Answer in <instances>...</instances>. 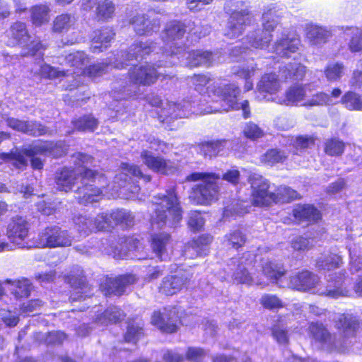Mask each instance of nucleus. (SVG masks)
I'll use <instances>...</instances> for the list:
<instances>
[{
  "label": "nucleus",
  "instance_id": "1",
  "mask_svg": "<svg viewBox=\"0 0 362 362\" xmlns=\"http://www.w3.org/2000/svg\"><path fill=\"white\" fill-rule=\"evenodd\" d=\"M75 169L64 168L56 177L57 189L68 192L71 189L75 181L81 179L84 185L77 189L78 199L80 203L88 204L98 202L102 197L106 183V177L89 169L93 159L91 156L78 153L74 156Z\"/></svg>",
  "mask_w": 362,
  "mask_h": 362
},
{
  "label": "nucleus",
  "instance_id": "2",
  "mask_svg": "<svg viewBox=\"0 0 362 362\" xmlns=\"http://www.w3.org/2000/svg\"><path fill=\"white\" fill-rule=\"evenodd\" d=\"M288 286L300 291L308 292L320 296H325L332 298L348 296L350 291L346 287V283L341 278L327 279L324 284L320 277L308 270L298 272L291 276L289 279Z\"/></svg>",
  "mask_w": 362,
  "mask_h": 362
},
{
  "label": "nucleus",
  "instance_id": "3",
  "mask_svg": "<svg viewBox=\"0 0 362 362\" xmlns=\"http://www.w3.org/2000/svg\"><path fill=\"white\" fill-rule=\"evenodd\" d=\"M66 151L67 148L63 142L54 144L45 141L35 144L25 148L23 152L16 151L11 153H3L1 156L19 170H23L28 164L26 157L30 158L32 168L35 170H41L43 168V162L37 156L60 157L66 153Z\"/></svg>",
  "mask_w": 362,
  "mask_h": 362
},
{
  "label": "nucleus",
  "instance_id": "4",
  "mask_svg": "<svg viewBox=\"0 0 362 362\" xmlns=\"http://www.w3.org/2000/svg\"><path fill=\"white\" fill-rule=\"evenodd\" d=\"M252 188V201L257 206H268L272 203H284L297 197V192L285 186H281L276 193L269 192L268 181L257 173H251L248 177Z\"/></svg>",
  "mask_w": 362,
  "mask_h": 362
},
{
  "label": "nucleus",
  "instance_id": "5",
  "mask_svg": "<svg viewBox=\"0 0 362 362\" xmlns=\"http://www.w3.org/2000/svg\"><path fill=\"white\" fill-rule=\"evenodd\" d=\"M156 47L153 46L152 42L147 41L137 42L132 45L129 51H121L115 54L113 59H110L107 64H98L90 66L87 69L82 71L83 74L90 78H95L105 74L110 68L115 67L116 69H122L127 65V62H130L134 59L138 60L142 59L144 55L148 54L151 52L154 51Z\"/></svg>",
  "mask_w": 362,
  "mask_h": 362
},
{
  "label": "nucleus",
  "instance_id": "6",
  "mask_svg": "<svg viewBox=\"0 0 362 362\" xmlns=\"http://www.w3.org/2000/svg\"><path fill=\"white\" fill-rule=\"evenodd\" d=\"M162 64L154 65L145 64L136 65L129 71V78L130 84L123 87L120 93L114 97L116 100H122L127 98H134L139 95V85L149 86L156 81L157 78L162 76L165 78L168 76L166 71L162 70Z\"/></svg>",
  "mask_w": 362,
  "mask_h": 362
},
{
  "label": "nucleus",
  "instance_id": "7",
  "mask_svg": "<svg viewBox=\"0 0 362 362\" xmlns=\"http://www.w3.org/2000/svg\"><path fill=\"white\" fill-rule=\"evenodd\" d=\"M167 194L155 197V214L151 218L153 228H162L168 225L174 227L182 218L181 209L174 189L168 191Z\"/></svg>",
  "mask_w": 362,
  "mask_h": 362
},
{
  "label": "nucleus",
  "instance_id": "8",
  "mask_svg": "<svg viewBox=\"0 0 362 362\" xmlns=\"http://www.w3.org/2000/svg\"><path fill=\"white\" fill-rule=\"evenodd\" d=\"M220 175L213 173H193L187 177L188 181H200L194 188L192 197L197 204H209L217 199L218 194V181Z\"/></svg>",
  "mask_w": 362,
  "mask_h": 362
},
{
  "label": "nucleus",
  "instance_id": "9",
  "mask_svg": "<svg viewBox=\"0 0 362 362\" xmlns=\"http://www.w3.org/2000/svg\"><path fill=\"white\" fill-rule=\"evenodd\" d=\"M282 12L277 6H267L262 15L263 30L247 37V42L255 48L264 49L272 40L271 32L276 27Z\"/></svg>",
  "mask_w": 362,
  "mask_h": 362
},
{
  "label": "nucleus",
  "instance_id": "10",
  "mask_svg": "<svg viewBox=\"0 0 362 362\" xmlns=\"http://www.w3.org/2000/svg\"><path fill=\"white\" fill-rule=\"evenodd\" d=\"M193 23L191 21L187 24L180 21H171L168 23L162 34V40L167 47L165 48L166 57L170 55L172 60L169 64H175V57L185 50V47L180 43V40L183 37L187 31V27H190Z\"/></svg>",
  "mask_w": 362,
  "mask_h": 362
},
{
  "label": "nucleus",
  "instance_id": "11",
  "mask_svg": "<svg viewBox=\"0 0 362 362\" xmlns=\"http://www.w3.org/2000/svg\"><path fill=\"white\" fill-rule=\"evenodd\" d=\"M208 90L209 93H213L221 101V109L222 110L229 111L230 110L241 109L245 118H247L250 116L249 103L246 100L239 102L240 90L235 84H229L223 87H209Z\"/></svg>",
  "mask_w": 362,
  "mask_h": 362
},
{
  "label": "nucleus",
  "instance_id": "12",
  "mask_svg": "<svg viewBox=\"0 0 362 362\" xmlns=\"http://www.w3.org/2000/svg\"><path fill=\"white\" fill-rule=\"evenodd\" d=\"M243 3L242 0H226L225 9L231 14L224 34L229 38H235L241 35L245 26L250 22L248 12L243 10L238 11Z\"/></svg>",
  "mask_w": 362,
  "mask_h": 362
},
{
  "label": "nucleus",
  "instance_id": "13",
  "mask_svg": "<svg viewBox=\"0 0 362 362\" xmlns=\"http://www.w3.org/2000/svg\"><path fill=\"white\" fill-rule=\"evenodd\" d=\"M255 256L250 252L244 253L241 257L233 258L230 264V270L233 271L232 277L236 284L265 286L267 283L260 279H255L249 272Z\"/></svg>",
  "mask_w": 362,
  "mask_h": 362
},
{
  "label": "nucleus",
  "instance_id": "14",
  "mask_svg": "<svg viewBox=\"0 0 362 362\" xmlns=\"http://www.w3.org/2000/svg\"><path fill=\"white\" fill-rule=\"evenodd\" d=\"M37 247H66L71 244V238L68 232L57 226H50L41 230L35 241Z\"/></svg>",
  "mask_w": 362,
  "mask_h": 362
},
{
  "label": "nucleus",
  "instance_id": "15",
  "mask_svg": "<svg viewBox=\"0 0 362 362\" xmlns=\"http://www.w3.org/2000/svg\"><path fill=\"white\" fill-rule=\"evenodd\" d=\"M132 178H143L146 182H149L151 179L150 175H144L139 167L129 163H122L120 173L116 175L112 184L107 185L105 187V192L112 197L117 196L119 189L124 187L126 183Z\"/></svg>",
  "mask_w": 362,
  "mask_h": 362
},
{
  "label": "nucleus",
  "instance_id": "16",
  "mask_svg": "<svg viewBox=\"0 0 362 362\" xmlns=\"http://www.w3.org/2000/svg\"><path fill=\"white\" fill-rule=\"evenodd\" d=\"M175 58L180 60L185 66L195 67L198 66H211L216 63H221V60L218 52L212 53L204 50H193L191 52L182 51Z\"/></svg>",
  "mask_w": 362,
  "mask_h": 362
},
{
  "label": "nucleus",
  "instance_id": "17",
  "mask_svg": "<svg viewBox=\"0 0 362 362\" xmlns=\"http://www.w3.org/2000/svg\"><path fill=\"white\" fill-rule=\"evenodd\" d=\"M308 329L310 336L327 349L339 351L344 349V339L335 334H331L322 324L312 322Z\"/></svg>",
  "mask_w": 362,
  "mask_h": 362
},
{
  "label": "nucleus",
  "instance_id": "18",
  "mask_svg": "<svg viewBox=\"0 0 362 362\" xmlns=\"http://www.w3.org/2000/svg\"><path fill=\"white\" fill-rule=\"evenodd\" d=\"M143 163L150 170L163 175L175 173L178 169L177 163L156 156L152 151L144 149L141 153Z\"/></svg>",
  "mask_w": 362,
  "mask_h": 362
},
{
  "label": "nucleus",
  "instance_id": "19",
  "mask_svg": "<svg viewBox=\"0 0 362 362\" xmlns=\"http://www.w3.org/2000/svg\"><path fill=\"white\" fill-rule=\"evenodd\" d=\"M28 233V223L21 216L13 217L8 226V238L13 244L19 248L31 247V245L25 241Z\"/></svg>",
  "mask_w": 362,
  "mask_h": 362
},
{
  "label": "nucleus",
  "instance_id": "20",
  "mask_svg": "<svg viewBox=\"0 0 362 362\" xmlns=\"http://www.w3.org/2000/svg\"><path fill=\"white\" fill-rule=\"evenodd\" d=\"M75 226L81 236L88 235L93 231L107 229L110 221L107 215L98 214L95 218L87 216H79L74 220Z\"/></svg>",
  "mask_w": 362,
  "mask_h": 362
},
{
  "label": "nucleus",
  "instance_id": "21",
  "mask_svg": "<svg viewBox=\"0 0 362 362\" xmlns=\"http://www.w3.org/2000/svg\"><path fill=\"white\" fill-rule=\"evenodd\" d=\"M311 94L310 85L295 84L285 92L284 96L278 98L276 103L285 105H305L308 98Z\"/></svg>",
  "mask_w": 362,
  "mask_h": 362
},
{
  "label": "nucleus",
  "instance_id": "22",
  "mask_svg": "<svg viewBox=\"0 0 362 362\" xmlns=\"http://www.w3.org/2000/svg\"><path fill=\"white\" fill-rule=\"evenodd\" d=\"M192 109V104L189 101H182L180 103L166 101L158 112V115L162 122H164L168 119L187 117Z\"/></svg>",
  "mask_w": 362,
  "mask_h": 362
},
{
  "label": "nucleus",
  "instance_id": "23",
  "mask_svg": "<svg viewBox=\"0 0 362 362\" xmlns=\"http://www.w3.org/2000/svg\"><path fill=\"white\" fill-rule=\"evenodd\" d=\"M191 275L187 272H178L163 279L159 291L166 296H173L180 291L189 281Z\"/></svg>",
  "mask_w": 362,
  "mask_h": 362
},
{
  "label": "nucleus",
  "instance_id": "24",
  "mask_svg": "<svg viewBox=\"0 0 362 362\" xmlns=\"http://www.w3.org/2000/svg\"><path fill=\"white\" fill-rule=\"evenodd\" d=\"M136 281L134 275H124L117 278H109L101 285L102 291L105 296H121L124 292L126 287Z\"/></svg>",
  "mask_w": 362,
  "mask_h": 362
},
{
  "label": "nucleus",
  "instance_id": "25",
  "mask_svg": "<svg viewBox=\"0 0 362 362\" xmlns=\"http://www.w3.org/2000/svg\"><path fill=\"white\" fill-rule=\"evenodd\" d=\"M8 127L14 130L21 132L33 136H41L45 134H51V132L40 123L33 121H22L15 118H8L6 119Z\"/></svg>",
  "mask_w": 362,
  "mask_h": 362
},
{
  "label": "nucleus",
  "instance_id": "26",
  "mask_svg": "<svg viewBox=\"0 0 362 362\" xmlns=\"http://www.w3.org/2000/svg\"><path fill=\"white\" fill-rule=\"evenodd\" d=\"M299 45V38L296 35L291 34L278 40L272 47L271 52L281 57H289L291 54L297 52Z\"/></svg>",
  "mask_w": 362,
  "mask_h": 362
},
{
  "label": "nucleus",
  "instance_id": "27",
  "mask_svg": "<svg viewBox=\"0 0 362 362\" xmlns=\"http://www.w3.org/2000/svg\"><path fill=\"white\" fill-rule=\"evenodd\" d=\"M211 242L212 237L211 235H203L185 245L183 251L184 255L189 259L206 255L209 251V245Z\"/></svg>",
  "mask_w": 362,
  "mask_h": 362
},
{
  "label": "nucleus",
  "instance_id": "28",
  "mask_svg": "<svg viewBox=\"0 0 362 362\" xmlns=\"http://www.w3.org/2000/svg\"><path fill=\"white\" fill-rule=\"evenodd\" d=\"M281 88V83L278 77L274 74H268L264 75L259 82L257 84V89L259 93H266L269 95L268 98L267 95H263L262 99H265L267 101L275 100L278 98H274L275 95Z\"/></svg>",
  "mask_w": 362,
  "mask_h": 362
},
{
  "label": "nucleus",
  "instance_id": "29",
  "mask_svg": "<svg viewBox=\"0 0 362 362\" xmlns=\"http://www.w3.org/2000/svg\"><path fill=\"white\" fill-rule=\"evenodd\" d=\"M63 62H60L62 65L69 66L74 67V69H65L66 75H72L82 73L83 66L88 62V58L83 52H75L70 53L62 59Z\"/></svg>",
  "mask_w": 362,
  "mask_h": 362
},
{
  "label": "nucleus",
  "instance_id": "30",
  "mask_svg": "<svg viewBox=\"0 0 362 362\" xmlns=\"http://www.w3.org/2000/svg\"><path fill=\"white\" fill-rule=\"evenodd\" d=\"M65 280L70 284L71 286L76 287V294L72 293L71 296L72 300L83 298L82 291L84 289L85 281L83 279V272L81 267L77 265L73 267L70 273L65 276Z\"/></svg>",
  "mask_w": 362,
  "mask_h": 362
},
{
  "label": "nucleus",
  "instance_id": "31",
  "mask_svg": "<svg viewBox=\"0 0 362 362\" xmlns=\"http://www.w3.org/2000/svg\"><path fill=\"white\" fill-rule=\"evenodd\" d=\"M141 247L140 242L135 238H128L124 241V245L120 250L116 248L112 252V256L115 259H126V258H136L139 259H144L145 257L137 255L132 254L134 251H137Z\"/></svg>",
  "mask_w": 362,
  "mask_h": 362
},
{
  "label": "nucleus",
  "instance_id": "32",
  "mask_svg": "<svg viewBox=\"0 0 362 362\" xmlns=\"http://www.w3.org/2000/svg\"><path fill=\"white\" fill-rule=\"evenodd\" d=\"M170 243V235L166 233H154L151 235V247L156 257L161 260L168 256V245Z\"/></svg>",
  "mask_w": 362,
  "mask_h": 362
},
{
  "label": "nucleus",
  "instance_id": "33",
  "mask_svg": "<svg viewBox=\"0 0 362 362\" xmlns=\"http://www.w3.org/2000/svg\"><path fill=\"white\" fill-rule=\"evenodd\" d=\"M293 216L298 221L315 222L321 217L320 211L310 204H299L293 210Z\"/></svg>",
  "mask_w": 362,
  "mask_h": 362
},
{
  "label": "nucleus",
  "instance_id": "34",
  "mask_svg": "<svg viewBox=\"0 0 362 362\" xmlns=\"http://www.w3.org/2000/svg\"><path fill=\"white\" fill-rule=\"evenodd\" d=\"M8 36L10 37L8 45H25L30 38L26 25L22 22H16L13 24L8 31Z\"/></svg>",
  "mask_w": 362,
  "mask_h": 362
},
{
  "label": "nucleus",
  "instance_id": "35",
  "mask_svg": "<svg viewBox=\"0 0 362 362\" xmlns=\"http://www.w3.org/2000/svg\"><path fill=\"white\" fill-rule=\"evenodd\" d=\"M114 35L115 33L109 28L95 32L90 47L92 52L93 53L103 52L109 46V43L113 39Z\"/></svg>",
  "mask_w": 362,
  "mask_h": 362
},
{
  "label": "nucleus",
  "instance_id": "36",
  "mask_svg": "<svg viewBox=\"0 0 362 362\" xmlns=\"http://www.w3.org/2000/svg\"><path fill=\"white\" fill-rule=\"evenodd\" d=\"M76 18L68 13H62L56 16L52 22V31L57 33H66L70 30L74 29Z\"/></svg>",
  "mask_w": 362,
  "mask_h": 362
},
{
  "label": "nucleus",
  "instance_id": "37",
  "mask_svg": "<svg viewBox=\"0 0 362 362\" xmlns=\"http://www.w3.org/2000/svg\"><path fill=\"white\" fill-rule=\"evenodd\" d=\"M30 12L31 21L35 26H41L49 21L50 8L47 4L35 5L30 8Z\"/></svg>",
  "mask_w": 362,
  "mask_h": 362
},
{
  "label": "nucleus",
  "instance_id": "38",
  "mask_svg": "<svg viewBox=\"0 0 362 362\" xmlns=\"http://www.w3.org/2000/svg\"><path fill=\"white\" fill-rule=\"evenodd\" d=\"M8 283L9 284V290L16 299L27 298L30 296L33 287L28 279H22L12 282L8 281Z\"/></svg>",
  "mask_w": 362,
  "mask_h": 362
},
{
  "label": "nucleus",
  "instance_id": "39",
  "mask_svg": "<svg viewBox=\"0 0 362 362\" xmlns=\"http://www.w3.org/2000/svg\"><path fill=\"white\" fill-rule=\"evenodd\" d=\"M231 146L232 142L230 141H217L204 144L202 151L205 156L211 158L217 155L223 156L226 154V148L228 149Z\"/></svg>",
  "mask_w": 362,
  "mask_h": 362
},
{
  "label": "nucleus",
  "instance_id": "40",
  "mask_svg": "<svg viewBox=\"0 0 362 362\" xmlns=\"http://www.w3.org/2000/svg\"><path fill=\"white\" fill-rule=\"evenodd\" d=\"M293 314L296 315H327L329 312L326 309L307 303H295L293 305Z\"/></svg>",
  "mask_w": 362,
  "mask_h": 362
},
{
  "label": "nucleus",
  "instance_id": "41",
  "mask_svg": "<svg viewBox=\"0 0 362 362\" xmlns=\"http://www.w3.org/2000/svg\"><path fill=\"white\" fill-rule=\"evenodd\" d=\"M101 214L107 215V218L110 221V224L107 226V228L113 224L122 223L129 226L133 223V216L129 211L124 209H117L112 211L110 214L107 213H101Z\"/></svg>",
  "mask_w": 362,
  "mask_h": 362
},
{
  "label": "nucleus",
  "instance_id": "42",
  "mask_svg": "<svg viewBox=\"0 0 362 362\" xmlns=\"http://www.w3.org/2000/svg\"><path fill=\"white\" fill-rule=\"evenodd\" d=\"M342 263L340 256L335 254H325L320 257L316 262V267L319 269L330 271L338 268Z\"/></svg>",
  "mask_w": 362,
  "mask_h": 362
},
{
  "label": "nucleus",
  "instance_id": "43",
  "mask_svg": "<svg viewBox=\"0 0 362 362\" xmlns=\"http://www.w3.org/2000/svg\"><path fill=\"white\" fill-rule=\"evenodd\" d=\"M306 35L313 44H320L325 42L329 35V32L322 27L310 24L306 27Z\"/></svg>",
  "mask_w": 362,
  "mask_h": 362
},
{
  "label": "nucleus",
  "instance_id": "44",
  "mask_svg": "<svg viewBox=\"0 0 362 362\" xmlns=\"http://www.w3.org/2000/svg\"><path fill=\"white\" fill-rule=\"evenodd\" d=\"M262 273L272 281L278 283L279 279L284 274L285 269L281 264L267 262L262 266Z\"/></svg>",
  "mask_w": 362,
  "mask_h": 362
},
{
  "label": "nucleus",
  "instance_id": "45",
  "mask_svg": "<svg viewBox=\"0 0 362 362\" xmlns=\"http://www.w3.org/2000/svg\"><path fill=\"white\" fill-rule=\"evenodd\" d=\"M76 129L82 132H93L98 127V120L92 115H84L72 122Z\"/></svg>",
  "mask_w": 362,
  "mask_h": 362
},
{
  "label": "nucleus",
  "instance_id": "46",
  "mask_svg": "<svg viewBox=\"0 0 362 362\" xmlns=\"http://www.w3.org/2000/svg\"><path fill=\"white\" fill-rule=\"evenodd\" d=\"M151 324L163 333L171 334L178 329L177 320L174 318H152Z\"/></svg>",
  "mask_w": 362,
  "mask_h": 362
},
{
  "label": "nucleus",
  "instance_id": "47",
  "mask_svg": "<svg viewBox=\"0 0 362 362\" xmlns=\"http://www.w3.org/2000/svg\"><path fill=\"white\" fill-rule=\"evenodd\" d=\"M341 103L349 110H362V99L353 91L346 93L341 99Z\"/></svg>",
  "mask_w": 362,
  "mask_h": 362
},
{
  "label": "nucleus",
  "instance_id": "48",
  "mask_svg": "<svg viewBox=\"0 0 362 362\" xmlns=\"http://www.w3.org/2000/svg\"><path fill=\"white\" fill-rule=\"evenodd\" d=\"M20 306L19 311L16 308L14 310L8 309L7 312L9 313L8 315H6L5 313H1L0 315L2 317H17L16 315H20L23 313H31L40 308L42 306V302L39 300H32L26 303H23Z\"/></svg>",
  "mask_w": 362,
  "mask_h": 362
},
{
  "label": "nucleus",
  "instance_id": "49",
  "mask_svg": "<svg viewBox=\"0 0 362 362\" xmlns=\"http://www.w3.org/2000/svg\"><path fill=\"white\" fill-rule=\"evenodd\" d=\"M280 71L286 79L300 80L305 75V67L300 64H289Z\"/></svg>",
  "mask_w": 362,
  "mask_h": 362
},
{
  "label": "nucleus",
  "instance_id": "50",
  "mask_svg": "<svg viewBox=\"0 0 362 362\" xmlns=\"http://www.w3.org/2000/svg\"><path fill=\"white\" fill-rule=\"evenodd\" d=\"M286 158V156L284 152L278 149H271L261 156L260 160L265 165L272 166L276 163L284 162Z\"/></svg>",
  "mask_w": 362,
  "mask_h": 362
},
{
  "label": "nucleus",
  "instance_id": "51",
  "mask_svg": "<svg viewBox=\"0 0 362 362\" xmlns=\"http://www.w3.org/2000/svg\"><path fill=\"white\" fill-rule=\"evenodd\" d=\"M358 325L357 321L354 318H339L336 322L337 328L347 337L354 334Z\"/></svg>",
  "mask_w": 362,
  "mask_h": 362
},
{
  "label": "nucleus",
  "instance_id": "52",
  "mask_svg": "<svg viewBox=\"0 0 362 362\" xmlns=\"http://www.w3.org/2000/svg\"><path fill=\"white\" fill-rule=\"evenodd\" d=\"M32 71L36 74L49 78H57L66 75L65 69L59 70L46 64H41L38 69Z\"/></svg>",
  "mask_w": 362,
  "mask_h": 362
},
{
  "label": "nucleus",
  "instance_id": "53",
  "mask_svg": "<svg viewBox=\"0 0 362 362\" xmlns=\"http://www.w3.org/2000/svg\"><path fill=\"white\" fill-rule=\"evenodd\" d=\"M287 327L280 322L274 325L272 328V337L281 345L286 346L288 344L289 337Z\"/></svg>",
  "mask_w": 362,
  "mask_h": 362
},
{
  "label": "nucleus",
  "instance_id": "54",
  "mask_svg": "<svg viewBox=\"0 0 362 362\" xmlns=\"http://www.w3.org/2000/svg\"><path fill=\"white\" fill-rule=\"evenodd\" d=\"M344 74V67L342 64L333 63L329 64L325 74L328 81L334 82L339 81Z\"/></svg>",
  "mask_w": 362,
  "mask_h": 362
},
{
  "label": "nucleus",
  "instance_id": "55",
  "mask_svg": "<svg viewBox=\"0 0 362 362\" xmlns=\"http://www.w3.org/2000/svg\"><path fill=\"white\" fill-rule=\"evenodd\" d=\"M130 23L133 25L136 33L139 35H143L153 30V26H150V21L146 19L145 16L143 15L134 17Z\"/></svg>",
  "mask_w": 362,
  "mask_h": 362
},
{
  "label": "nucleus",
  "instance_id": "56",
  "mask_svg": "<svg viewBox=\"0 0 362 362\" xmlns=\"http://www.w3.org/2000/svg\"><path fill=\"white\" fill-rule=\"evenodd\" d=\"M185 310L180 305H168L158 310L154 311L152 317H174L186 315Z\"/></svg>",
  "mask_w": 362,
  "mask_h": 362
},
{
  "label": "nucleus",
  "instance_id": "57",
  "mask_svg": "<svg viewBox=\"0 0 362 362\" xmlns=\"http://www.w3.org/2000/svg\"><path fill=\"white\" fill-rule=\"evenodd\" d=\"M344 142L337 139H328L325 144V153L332 156L341 155L344 152Z\"/></svg>",
  "mask_w": 362,
  "mask_h": 362
},
{
  "label": "nucleus",
  "instance_id": "58",
  "mask_svg": "<svg viewBox=\"0 0 362 362\" xmlns=\"http://www.w3.org/2000/svg\"><path fill=\"white\" fill-rule=\"evenodd\" d=\"M331 99L328 94L324 92H319L316 94H310L305 102L306 106L330 105Z\"/></svg>",
  "mask_w": 362,
  "mask_h": 362
},
{
  "label": "nucleus",
  "instance_id": "59",
  "mask_svg": "<svg viewBox=\"0 0 362 362\" xmlns=\"http://www.w3.org/2000/svg\"><path fill=\"white\" fill-rule=\"evenodd\" d=\"M260 304L267 309L274 310L284 306L282 301L275 295L264 294L260 298Z\"/></svg>",
  "mask_w": 362,
  "mask_h": 362
},
{
  "label": "nucleus",
  "instance_id": "60",
  "mask_svg": "<svg viewBox=\"0 0 362 362\" xmlns=\"http://www.w3.org/2000/svg\"><path fill=\"white\" fill-rule=\"evenodd\" d=\"M115 11L114 4L107 0L98 4L97 7V16L100 19L111 18Z\"/></svg>",
  "mask_w": 362,
  "mask_h": 362
},
{
  "label": "nucleus",
  "instance_id": "61",
  "mask_svg": "<svg viewBox=\"0 0 362 362\" xmlns=\"http://www.w3.org/2000/svg\"><path fill=\"white\" fill-rule=\"evenodd\" d=\"M205 223L203 215L198 211H191L189 214L188 225L194 230H199Z\"/></svg>",
  "mask_w": 362,
  "mask_h": 362
},
{
  "label": "nucleus",
  "instance_id": "62",
  "mask_svg": "<svg viewBox=\"0 0 362 362\" xmlns=\"http://www.w3.org/2000/svg\"><path fill=\"white\" fill-rule=\"evenodd\" d=\"M225 240L228 245L238 248L241 247L245 242V238L240 230H235L225 236Z\"/></svg>",
  "mask_w": 362,
  "mask_h": 362
},
{
  "label": "nucleus",
  "instance_id": "63",
  "mask_svg": "<svg viewBox=\"0 0 362 362\" xmlns=\"http://www.w3.org/2000/svg\"><path fill=\"white\" fill-rule=\"evenodd\" d=\"M244 135L250 139L255 140L263 136V130L257 124L252 122H248L243 129Z\"/></svg>",
  "mask_w": 362,
  "mask_h": 362
},
{
  "label": "nucleus",
  "instance_id": "64",
  "mask_svg": "<svg viewBox=\"0 0 362 362\" xmlns=\"http://www.w3.org/2000/svg\"><path fill=\"white\" fill-rule=\"evenodd\" d=\"M353 37L349 43V47L353 52H359L362 50V31L358 28H354L352 30Z\"/></svg>",
  "mask_w": 362,
  "mask_h": 362
}]
</instances>
